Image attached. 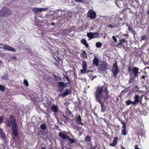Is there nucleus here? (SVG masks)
I'll return each mask as SVG.
<instances>
[{
    "mask_svg": "<svg viewBox=\"0 0 149 149\" xmlns=\"http://www.w3.org/2000/svg\"><path fill=\"white\" fill-rule=\"evenodd\" d=\"M108 93L107 88L105 86H99L96 88L95 93L96 99L101 104V111L102 112H104L105 110V107L103 105V102H105V100L109 97Z\"/></svg>",
    "mask_w": 149,
    "mask_h": 149,
    "instance_id": "nucleus-1",
    "label": "nucleus"
},
{
    "mask_svg": "<svg viewBox=\"0 0 149 149\" xmlns=\"http://www.w3.org/2000/svg\"><path fill=\"white\" fill-rule=\"evenodd\" d=\"M10 120L12 128V132L14 136L13 138H15L17 136V126L15 121V119L14 116H10Z\"/></svg>",
    "mask_w": 149,
    "mask_h": 149,
    "instance_id": "nucleus-2",
    "label": "nucleus"
},
{
    "mask_svg": "<svg viewBox=\"0 0 149 149\" xmlns=\"http://www.w3.org/2000/svg\"><path fill=\"white\" fill-rule=\"evenodd\" d=\"M59 136L63 139L68 140L70 141V143L72 144L76 142L75 139H72L64 134L63 133L61 132L59 133Z\"/></svg>",
    "mask_w": 149,
    "mask_h": 149,
    "instance_id": "nucleus-3",
    "label": "nucleus"
},
{
    "mask_svg": "<svg viewBox=\"0 0 149 149\" xmlns=\"http://www.w3.org/2000/svg\"><path fill=\"white\" fill-rule=\"evenodd\" d=\"M128 71L129 72L132 71L135 77L137 76V74L141 72V70L137 67H134L132 69H131L130 66L129 67Z\"/></svg>",
    "mask_w": 149,
    "mask_h": 149,
    "instance_id": "nucleus-4",
    "label": "nucleus"
},
{
    "mask_svg": "<svg viewBox=\"0 0 149 149\" xmlns=\"http://www.w3.org/2000/svg\"><path fill=\"white\" fill-rule=\"evenodd\" d=\"M87 36L90 39L99 38L100 37V34L98 33H87Z\"/></svg>",
    "mask_w": 149,
    "mask_h": 149,
    "instance_id": "nucleus-5",
    "label": "nucleus"
},
{
    "mask_svg": "<svg viewBox=\"0 0 149 149\" xmlns=\"http://www.w3.org/2000/svg\"><path fill=\"white\" fill-rule=\"evenodd\" d=\"M143 96V94L140 97H139L138 95H136L134 96V102L135 105L139 102L142 101V97Z\"/></svg>",
    "mask_w": 149,
    "mask_h": 149,
    "instance_id": "nucleus-6",
    "label": "nucleus"
},
{
    "mask_svg": "<svg viewBox=\"0 0 149 149\" xmlns=\"http://www.w3.org/2000/svg\"><path fill=\"white\" fill-rule=\"evenodd\" d=\"M48 8H34L32 9V11L34 13H36L38 12H41L47 10Z\"/></svg>",
    "mask_w": 149,
    "mask_h": 149,
    "instance_id": "nucleus-7",
    "label": "nucleus"
},
{
    "mask_svg": "<svg viewBox=\"0 0 149 149\" xmlns=\"http://www.w3.org/2000/svg\"><path fill=\"white\" fill-rule=\"evenodd\" d=\"M88 16L91 19L95 18L96 17V13L93 11L90 10L88 13Z\"/></svg>",
    "mask_w": 149,
    "mask_h": 149,
    "instance_id": "nucleus-8",
    "label": "nucleus"
},
{
    "mask_svg": "<svg viewBox=\"0 0 149 149\" xmlns=\"http://www.w3.org/2000/svg\"><path fill=\"white\" fill-rule=\"evenodd\" d=\"M112 72L114 77L116 76L119 72V69L117 66H113L112 69Z\"/></svg>",
    "mask_w": 149,
    "mask_h": 149,
    "instance_id": "nucleus-9",
    "label": "nucleus"
},
{
    "mask_svg": "<svg viewBox=\"0 0 149 149\" xmlns=\"http://www.w3.org/2000/svg\"><path fill=\"white\" fill-rule=\"evenodd\" d=\"M121 123L123 125L122 129L121 131V133L123 135L125 136L127 134L126 125L125 123L123 121H121Z\"/></svg>",
    "mask_w": 149,
    "mask_h": 149,
    "instance_id": "nucleus-10",
    "label": "nucleus"
},
{
    "mask_svg": "<svg viewBox=\"0 0 149 149\" xmlns=\"http://www.w3.org/2000/svg\"><path fill=\"white\" fill-rule=\"evenodd\" d=\"M4 17H7L10 16L12 14V11L10 9L5 7Z\"/></svg>",
    "mask_w": 149,
    "mask_h": 149,
    "instance_id": "nucleus-11",
    "label": "nucleus"
},
{
    "mask_svg": "<svg viewBox=\"0 0 149 149\" xmlns=\"http://www.w3.org/2000/svg\"><path fill=\"white\" fill-rule=\"evenodd\" d=\"M5 49L6 50L14 52H15L16 51V49L14 48L9 46L6 45L5 47Z\"/></svg>",
    "mask_w": 149,
    "mask_h": 149,
    "instance_id": "nucleus-12",
    "label": "nucleus"
},
{
    "mask_svg": "<svg viewBox=\"0 0 149 149\" xmlns=\"http://www.w3.org/2000/svg\"><path fill=\"white\" fill-rule=\"evenodd\" d=\"M118 138L116 137L114 138L113 142L112 143H110L109 145L111 146H115L117 143Z\"/></svg>",
    "mask_w": 149,
    "mask_h": 149,
    "instance_id": "nucleus-13",
    "label": "nucleus"
},
{
    "mask_svg": "<svg viewBox=\"0 0 149 149\" xmlns=\"http://www.w3.org/2000/svg\"><path fill=\"white\" fill-rule=\"evenodd\" d=\"M5 7L0 10V18L4 17Z\"/></svg>",
    "mask_w": 149,
    "mask_h": 149,
    "instance_id": "nucleus-14",
    "label": "nucleus"
},
{
    "mask_svg": "<svg viewBox=\"0 0 149 149\" xmlns=\"http://www.w3.org/2000/svg\"><path fill=\"white\" fill-rule=\"evenodd\" d=\"M76 123L78 124L82 125L83 123L81 121V118L80 116L78 117L77 116L76 120Z\"/></svg>",
    "mask_w": 149,
    "mask_h": 149,
    "instance_id": "nucleus-15",
    "label": "nucleus"
},
{
    "mask_svg": "<svg viewBox=\"0 0 149 149\" xmlns=\"http://www.w3.org/2000/svg\"><path fill=\"white\" fill-rule=\"evenodd\" d=\"M81 42L82 44H83L86 47L88 48V47L89 45L87 43L86 40L85 39H82L81 40Z\"/></svg>",
    "mask_w": 149,
    "mask_h": 149,
    "instance_id": "nucleus-16",
    "label": "nucleus"
},
{
    "mask_svg": "<svg viewBox=\"0 0 149 149\" xmlns=\"http://www.w3.org/2000/svg\"><path fill=\"white\" fill-rule=\"evenodd\" d=\"M125 103H126V105L127 106H129V105L130 104H132L134 105H135L134 102L131 101L130 100H127L125 102Z\"/></svg>",
    "mask_w": 149,
    "mask_h": 149,
    "instance_id": "nucleus-17",
    "label": "nucleus"
},
{
    "mask_svg": "<svg viewBox=\"0 0 149 149\" xmlns=\"http://www.w3.org/2000/svg\"><path fill=\"white\" fill-rule=\"evenodd\" d=\"M69 93V92L68 90L67 89H66L65 90L64 92L63 93L60 94V95L63 97H64L68 95Z\"/></svg>",
    "mask_w": 149,
    "mask_h": 149,
    "instance_id": "nucleus-18",
    "label": "nucleus"
},
{
    "mask_svg": "<svg viewBox=\"0 0 149 149\" xmlns=\"http://www.w3.org/2000/svg\"><path fill=\"white\" fill-rule=\"evenodd\" d=\"M87 66H83V69L81 70V73H84L86 72Z\"/></svg>",
    "mask_w": 149,
    "mask_h": 149,
    "instance_id": "nucleus-19",
    "label": "nucleus"
},
{
    "mask_svg": "<svg viewBox=\"0 0 149 149\" xmlns=\"http://www.w3.org/2000/svg\"><path fill=\"white\" fill-rule=\"evenodd\" d=\"M102 45V44L100 42H97L95 44V46L97 48H100Z\"/></svg>",
    "mask_w": 149,
    "mask_h": 149,
    "instance_id": "nucleus-20",
    "label": "nucleus"
},
{
    "mask_svg": "<svg viewBox=\"0 0 149 149\" xmlns=\"http://www.w3.org/2000/svg\"><path fill=\"white\" fill-rule=\"evenodd\" d=\"M145 97V99L146 100H148L149 99V92L148 91L146 93L145 95H143Z\"/></svg>",
    "mask_w": 149,
    "mask_h": 149,
    "instance_id": "nucleus-21",
    "label": "nucleus"
},
{
    "mask_svg": "<svg viewBox=\"0 0 149 149\" xmlns=\"http://www.w3.org/2000/svg\"><path fill=\"white\" fill-rule=\"evenodd\" d=\"M52 109L53 111L54 112H57L58 110V107L56 106H53L52 107Z\"/></svg>",
    "mask_w": 149,
    "mask_h": 149,
    "instance_id": "nucleus-22",
    "label": "nucleus"
},
{
    "mask_svg": "<svg viewBox=\"0 0 149 149\" xmlns=\"http://www.w3.org/2000/svg\"><path fill=\"white\" fill-rule=\"evenodd\" d=\"M40 127L42 130H44L46 129L47 126L45 124L42 123L40 125Z\"/></svg>",
    "mask_w": 149,
    "mask_h": 149,
    "instance_id": "nucleus-23",
    "label": "nucleus"
},
{
    "mask_svg": "<svg viewBox=\"0 0 149 149\" xmlns=\"http://www.w3.org/2000/svg\"><path fill=\"white\" fill-rule=\"evenodd\" d=\"M98 62V59L97 58H95L93 61V63L96 65H98L97 64Z\"/></svg>",
    "mask_w": 149,
    "mask_h": 149,
    "instance_id": "nucleus-24",
    "label": "nucleus"
},
{
    "mask_svg": "<svg viewBox=\"0 0 149 149\" xmlns=\"http://www.w3.org/2000/svg\"><path fill=\"white\" fill-rule=\"evenodd\" d=\"M106 66H100V67H99V68L100 70L103 71L106 70V69L105 68Z\"/></svg>",
    "mask_w": 149,
    "mask_h": 149,
    "instance_id": "nucleus-25",
    "label": "nucleus"
},
{
    "mask_svg": "<svg viewBox=\"0 0 149 149\" xmlns=\"http://www.w3.org/2000/svg\"><path fill=\"white\" fill-rule=\"evenodd\" d=\"M81 55L83 58H86L87 54L85 51H84L83 53L81 54Z\"/></svg>",
    "mask_w": 149,
    "mask_h": 149,
    "instance_id": "nucleus-26",
    "label": "nucleus"
},
{
    "mask_svg": "<svg viewBox=\"0 0 149 149\" xmlns=\"http://www.w3.org/2000/svg\"><path fill=\"white\" fill-rule=\"evenodd\" d=\"M24 85L26 86H28L29 85L28 81L26 79L24 80Z\"/></svg>",
    "mask_w": 149,
    "mask_h": 149,
    "instance_id": "nucleus-27",
    "label": "nucleus"
},
{
    "mask_svg": "<svg viewBox=\"0 0 149 149\" xmlns=\"http://www.w3.org/2000/svg\"><path fill=\"white\" fill-rule=\"evenodd\" d=\"M6 125L8 127H10L11 126V123L10 124L9 120L7 119L6 121Z\"/></svg>",
    "mask_w": 149,
    "mask_h": 149,
    "instance_id": "nucleus-28",
    "label": "nucleus"
},
{
    "mask_svg": "<svg viewBox=\"0 0 149 149\" xmlns=\"http://www.w3.org/2000/svg\"><path fill=\"white\" fill-rule=\"evenodd\" d=\"M85 141H86L89 142L91 141V137L89 136H87L85 138Z\"/></svg>",
    "mask_w": 149,
    "mask_h": 149,
    "instance_id": "nucleus-29",
    "label": "nucleus"
},
{
    "mask_svg": "<svg viewBox=\"0 0 149 149\" xmlns=\"http://www.w3.org/2000/svg\"><path fill=\"white\" fill-rule=\"evenodd\" d=\"M0 134L1 136L2 137H3V138H4L5 136V134H4L3 133V132H2V130H1L0 131Z\"/></svg>",
    "mask_w": 149,
    "mask_h": 149,
    "instance_id": "nucleus-30",
    "label": "nucleus"
},
{
    "mask_svg": "<svg viewBox=\"0 0 149 149\" xmlns=\"http://www.w3.org/2000/svg\"><path fill=\"white\" fill-rule=\"evenodd\" d=\"M12 146L15 147H19V144H17L16 141H14L12 144Z\"/></svg>",
    "mask_w": 149,
    "mask_h": 149,
    "instance_id": "nucleus-31",
    "label": "nucleus"
},
{
    "mask_svg": "<svg viewBox=\"0 0 149 149\" xmlns=\"http://www.w3.org/2000/svg\"><path fill=\"white\" fill-rule=\"evenodd\" d=\"M4 89V87L2 85H0V90L2 91H3Z\"/></svg>",
    "mask_w": 149,
    "mask_h": 149,
    "instance_id": "nucleus-32",
    "label": "nucleus"
},
{
    "mask_svg": "<svg viewBox=\"0 0 149 149\" xmlns=\"http://www.w3.org/2000/svg\"><path fill=\"white\" fill-rule=\"evenodd\" d=\"M6 45L3 44H0V48L1 49H5V47Z\"/></svg>",
    "mask_w": 149,
    "mask_h": 149,
    "instance_id": "nucleus-33",
    "label": "nucleus"
},
{
    "mask_svg": "<svg viewBox=\"0 0 149 149\" xmlns=\"http://www.w3.org/2000/svg\"><path fill=\"white\" fill-rule=\"evenodd\" d=\"M70 32V31L69 32H68V31L67 30H66L63 32V34H64V35H66L68 34Z\"/></svg>",
    "mask_w": 149,
    "mask_h": 149,
    "instance_id": "nucleus-34",
    "label": "nucleus"
},
{
    "mask_svg": "<svg viewBox=\"0 0 149 149\" xmlns=\"http://www.w3.org/2000/svg\"><path fill=\"white\" fill-rule=\"evenodd\" d=\"M112 39L115 42H117V40L115 36H113L112 37Z\"/></svg>",
    "mask_w": 149,
    "mask_h": 149,
    "instance_id": "nucleus-35",
    "label": "nucleus"
},
{
    "mask_svg": "<svg viewBox=\"0 0 149 149\" xmlns=\"http://www.w3.org/2000/svg\"><path fill=\"white\" fill-rule=\"evenodd\" d=\"M64 83H63V82H59L58 83V85L59 86H64Z\"/></svg>",
    "mask_w": 149,
    "mask_h": 149,
    "instance_id": "nucleus-36",
    "label": "nucleus"
},
{
    "mask_svg": "<svg viewBox=\"0 0 149 149\" xmlns=\"http://www.w3.org/2000/svg\"><path fill=\"white\" fill-rule=\"evenodd\" d=\"M142 40H146L147 38L145 36H141V38Z\"/></svg>",
    "mask_w": 149,
    "mask_h": 149,
    "instance_id": "nucleus-37",
    "label": "nucleus"
},
{
    "mask_svg": "<svg viewBox=\"0 0 149 149\" xmlns=\"http://www.w3.org/2000/svg\"><path fill=\"white\" fill-rule=\"evenodd\" d=\"M1 78L5 79H8V77L7 75H6L4 77H2Z\"/></svg>",
    "mask_w": 149,
    "mask_h": 149,
    "instance_id": "nucleus-38",
    "label": "nucleus"
},
{
    "mask_svg": "<svg viewBox=\"0 0 149 149\" xmlns=\"http://www.w3.org/2000/svg\"><path fill=\"white\" fill-rule=\"evenodd\" d=\"M3 118L2 116L0 117V123H2L3 122Z\"/></svg>",
    "mask_w": 149,
    "mask_h": 149,
    "instance_id": "nucleus-39",
    "label": "nucleus"
},
{
    "mask_svg": "<svg viewBox=\"0 0 149 149\" xmlns=\"http://www.w3.org/2000/svg\"><path fill=\"white\" fill-rule=\"evenodd\" d=\"M108 26L112 28H114L116 26L115 25H108Z\"/></svg>",
    "mask_w": 149,
    "mask_h": 149,
    "instance_id": "nucleus-40",
    "label": "nucleus"
},
{
    "mask_svg": "<svg viewBox=\"0 0 149 149\" xmlns=\"http://www.w3.org/2000/svg\"><path fill=\"white\" fill-rule=\"evenodd\" d=\"M122 45L123 44H122V43L121 42H120L118 44L117 46L118 47H119V46H120Z\"/></svg>",
    "mask_w": 149,
    "mask_h": 149,
    "instance_id": "nucleus-41",
    "label": "nucleus"
},
{
    "mask_svg": "<svg viewBox=\"0 0 149 149\" xmlns=\"http://www.w3.org/2000/svg\"><path fill=\"white\" fill-rule=\"evenodd\" d=\"M75 1L79 3H81L83 1V0H75Z\"/></svg>",
    "mask_w": 149,
    "mask_h": 149,
    "instance_id": "nucleus-42",
    "label": "nucleus"
},
{
    "mask_svg": "<svg viewBox=\"0 0 149 149\" xmlns=\"http://www.w3.org/2000/svg\"><path fill=\"white\" fill-rule=\"evenodd\" d=\"M138 146L137 145H136L135 146V149H141L138 147Z\"/></svg>",
    "mask_w": 149,
    "mask_h": 149,
    "instance_id": "nucleus-43",
    "label": "nucleus"
},
{
    "mask_svg": "<svg viewBox=\"0 0 149 149\" xmlns=\"http://www.w3.org/2000/svg\"><path fill=\"white\" fill-rule=\"evenodd\" d=\"M10 58H13V59H14V60H15L16 58V57L15 56H13L11 57H10Z\"/></svg>",
    "mask_w": 149,
    "mask_h": 149,
    "instance_id": "nucleus-44",
    "label": "nucleus"
},
{
    "mask_svg": "<svg viewBox=\"0 0 149 149\" xmlns=\"http://www.w3.org/2000/svg\"><path fill=\"white\" fill-rule=\"evenodd\" d=\"M133 79H132L131 78L129 80V82L131 83H132V81H133Z\"/></svg>",
    "mask_w": 149,
    "mask_h": 149,
    "instance_id": "nucleus-45",
    "label": "nucleus"
},
{
    "mask_svg": "<svg viewBox=\"0 0 149 149\" xmlns=\"http://www.w3.org/2000/svg\"><path fill=\"white\" fill-rule=\"evenodd\" d=\"M96 76H94L93 77L91 78V80H92L94 78H96Z\"/></svg>",
    "mask_w": 149,
    "mask_h": 149,
    "instance_id": "nucleus-46",
    "label": "nucleus"
},
{
    "mask_svg": "<svg viewBox=\"0 0 149 149\" xmlns=\"http://www.w3.org/2000/svg\"><path fill=\"white\" fill-rule=\"evenodd\" d=\"M121 41H122L123 42H126L125 40L123 39H122L121 40Z\"/></svg>",
    "mask_w": 149,
    "mask_h": 149,
    "instance_id": "nucleus-47",
    "label": "nucleus"
},
{
    "mask_svg": "<svg viewBox=\"0 0 149 149\" xmlns=\"http://www.w3.org/2000/svg\"><path fill=\"white\" fill-rule=\"evenodd\" d=\"M121 148L122 149H125L123 146H121Z\"/></svg>",
    "mask_w": 149,
    "mask_h": 149,
    "instance_id": "nucleus-48",
    "label": "nucleus"
},
{
    "mask_svg": "<svg viewBox=\"0 0 149 149\" xmlns=\"http://www.w3.org/2000/svg\"><path fill=\"white\" fill-rule=\"evenodd\" d=\"M40 149H45V148L44 147H42Z\"/></svg>",
    "mask_w": 149,
    "mask_h": 149,
    "instance_id": "nucleus-49",
    "label": "nucleus"
},
{
    "mask_svg": "<svg viewBox=\"0 0 149 149\" xmlns=\"http://www.w3.org/2000/svg\"><path fill=\"white\" fill-rule=\"evenodd\" d=\"M147 79H146L147 80L149 81V76L147 77Z\"/></svg>",
    "mask_w": 149,
    "mask_h": 149,
    "instance_id": "nucleus-50",
    "label": "nucleus"
},
{
    "mask_svg": "<svg viewBox=\"0 0 149 149\" xmlns=\"http://www.w3.org/2000/svg\"><path fill=\"white\" fill-rule=\"evenodd\" d=\"M142 77L143 79H144L145 78V77L144 76H143Z\"/></svg>",
    "mask_w": 149,
    "mask_h": 149,
    "instance_id": "nucleus-51",
    "label": "nucleus"
},
{
    "mask_svg": "<svg viewBox=\"0 0 149 149\" xmlns=\"http://www.w3.org/2000/svg\"><path fill=\"white\" fill-rule=\"evenodd\" d=\"M147 13L148 14H149V10L148 11Z\"/></svg>",
    "mask_w": 149,
    "mask_h": 149,
    "instance_id": "nucleus-52",
    "label": "nucleus"
},
{
    "mask_svg": "<svg viewBox=\"0 0 149 149\" xmlns=\"http://www.w3.org/2000/svg\"><path fill=\"white\" fill-rule=\"evenodd\" d=\"M120 42L122 43V44H123V43H124V42H123L121 40V41H120Z\"/></svg>",
    "mask_w": 149,
    "mask_h": 149,
    "instance_id": "nucleus-53",
    "label": "nucleus"
},
{
    "mask_svg": "<svg viewBox=\"0 0 149 149\" xmlns=\"http://www.w3.org/2000/svg\"><path fill=\"white\" fill-rule=\"evenodd\" d=\"M67 80H68V81H69V78H68V77H67Z\"/></svg>",
    "mask_w": 149,
    "mask_h": 149,
    "instance_id": "nucleus-54",
    "label": "nucleus"
},
{
    "mask_svg": "<svg viewBox=\"0 0 149 149\" xmlns=\"http://www.w3.org/2000/svg\"><path fill=\"white\" fill-rule=\"evenodd\" d=\"M133 32V33H135V31H134V32Z\"/></svg>",
    "mask_w": 149,
    "mask_h": 149,
    "instance_id": "nucleus-55",
    "label": "nucleus"
},
{
    "mask_svg": "<svg viewBox=\"0 0 149 149\" xmlns=\"http://www.w3.org/2000/svg\"><path fill=\"white\" fill-rule=\"evenodd\" d=\"M133 32V33H135V31H134V32Z\"/></svg>",
    "mask_w": 149,
    "mask_h": 149,
    "instance_id": "nucleus-56",
    "label": "nucleus"
},
{
    "mask_svg": "<svg viewBox=\"0 0 149 149\" xmlns=\"http://www.w3.org/2000/svg\"><path fill=\"white\" fill-rule=\"evenodd\" d=\"M125 36H127V34L125 35Z\"/></svg>",
    "mask_w": 149,
    "mask_h": 149,
    "instance_id": "nucleus-57",
    "label": "nucleus"
},
{
    "mask_svg": "<svg viewBox=\"0 0 149 149\" xmlns=\"http://www.w3.org/2000/svg\"><path fill=\"white\" fill-rule=\"evenodd\" d=\"M1 130L0 129V131Z\"/></svg>",
    "mask_w": 149,
    "mask_h": 149,
    "instance_id": "nucleus-58",
    "label": "nucleus"
}]
</instances>
